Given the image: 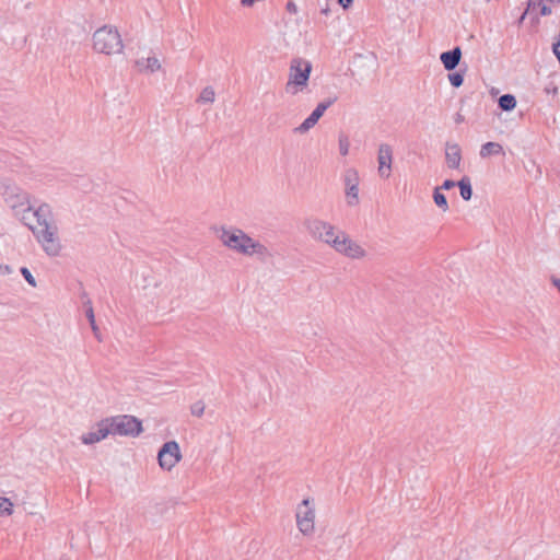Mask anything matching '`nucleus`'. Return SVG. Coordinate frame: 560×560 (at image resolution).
Returning <instances> with one entry per match:
<instances>
[{
    "mask_svg": "<svg viewBox=\"0 0 560 560\" xmlns=\"http://www.w3.org/2000/svg\"><path fill=\"white\" fill-rule=\"evenodd\" d=\"M305 225L314 240L329 245L340 255L351 259H360L366 254L365 250L357 242L351 240L346 232L337 230L329 222L313 219L306 221Z\"/></svg>",
    "mask_w": 560,
    "mask_h": 560,
    "instance_id": "1",
    "label": "nucleus"
},
{
    "mask_svg": "<svg viewBox=\"0 0 560 560\" xmlns=\"http://www.w3.org/2000/svg\"><path fill=\"white\" fill-rule=\"evenodd\" d=\"M312 72V63L303 58H293L290 62L289 79L285 83V92L295 95L302 92L308 84Z\"/></svg>",
    "mask_w": 560,
    "mask_h": 560,
    "instance_id": "2",
    "label": "nucleus"
},
{
    "mask_svg": "<svg viewBox=\"0 0 560 560\" xmlns=\"http://www.w3.org/2000/svg\"><path fill=\"white\" fill-rule=\"evenodd\" d=\"M93 48L105 55L121 52L124 45L117 28L104 25L96 30L93 34Z\"/></svg>",
    "mask_w": 560,
    "mask_h": 560,
    "instance_id": "3",
    "label": "nucleus"
},
{
    "mask_svg": "<svg viewBox=\"0 0 560 560\" xmlns=\"http://www.w3.org/2000/svg\"><path fill=\"white\" fill-rule=\"evenodd\" d=\"M215 234L224 246L243 255L248 253V246L254 240L237 228L221 226L215 229Z\"/></svg>",
    "mask_w": 560,
    "mask_h": 560,
    "instance_id": "4",
    "label": "nucleus"
},
{
    "mask_svg": "<svg viewBox=\"0 0 560 560\" xmlns=\"http://www.w3.org/2000/svg\"><path fill=\"white\" fill-rule=\"evenodd\" d=\"M105 422L113 435L135 438L143 431L142 422L138 418L129 415L106 418Z\"/></svg>",
    "mask_w": 560,
    "mask_h": 560,
    "instance_id": "5",
    "label": "nucleus"
},
{
    "mask_svg": "<svg viewBox=\"0 0 560 560\" xmlns=\"http://www.w3.org/2000/svg\"><path fill=\"white\" fill-rule=\"evenodd\" d=\"M7 201L10 203L14 215L33 233H35V210L31 205L28 196L25 192H18L10 196Z\"/></svg>",
    "mask_w": 560,
    "mask_h": 560,
    "instance_id": "6",
    "label": "nucleus"
},
{
    "mask_svg": "<svg viewBox=\"0 0 560 560\" xmlns=\"http://www.w3.org/2000/svg\"><path fill=\"white\" fill-rule=\"evenodd\" d=\"M37 243L49 257H57L61 253L62 244L59 237L58 225H48L46 229H37Z\"/></svg>",
    "mask_w": 560,
    "mask_h": 560,
    "instance_id": "7",
    "label": "nucleus"
},
{
    "mask_svg": "<svg viewBox=\"0 0 560 560\" xmlns=\"http://www.w3.org/2000/svg\"><path fill=\"white\" fill-rule=\"evenodd\" d=\"M315 510L311 505L310 499H304L296 510V525L303 535H310L314 532Z\"/></svg>",
    "mask_w": 560,
    "mask_h": 560,
    "instance_id": "8",
    "label": "nucleus"
},
{
    "mask_svg": "<svg viewBox=\"0 0 560 560\" xmlns=\"http://www.w3.org/2000/svg\"><path fill=\"white\" fill-rule=\"evenodd\" d=\"M182 458L179 445L176 441L165 442L158 453L161 468L171 470Z\"/></svg>",
    "mask_w": 560,
    "mask_h": 560,
    "instance_id": "9",
    "label": "nucleus"
},
{
    "mask_svg": "<svg viewBox=\"0 0 560 560\" xmlns=\"http://www.w3.org/2000/svg\"><path fill=\"white\" fill-rule=\"evenodd\" d=\"M337 101V97H331L326 101H323L317 104L315 109L312 112V114L299 126L294 129V132L296 133H305L307 132L312 127H314L317 121L320 119V117L324 115L326 109L330 107L335 102Z\"/></svg>",
    "mask_w": 560,
    "mask_h": 560,
    "instance_id": "10",
    "label": "nucleus"
},
{
    "mask_svg": "<svg viewBox=\"0 0 560 560\" xmlns=\"http://www.w3.org/2000/svg\"><path fill=\"white\" fill-rule=\"evenodd\" d=\"M377 162L380 176L383 178H388L390 176L393 162V150L389 144L382 143L378 147Z\"/></svg>",
    "mask_w": 560,
    "mask_h": 560,
    "instance_id": "11",
    "label": "nucleus"
},
{
    "mask_svg": "<svg viewBox=\"0 0 560 560\" xmlns=\"http://www.w3.org/2000/svg\"><path fill=\"white\" fill-rule=\"evenodd\" d=\"M445 162L448 168L458 170L462 162V149L454 142L445 143Z\"/></svg>",
    "mask_w": 560,
    "mask_h": 560,
    "instance_id": "12",
    "label": "nucleus"
},
{
    "mask_svg": "<svg viewBox=\"0 0 560 560\" xmlns=\"http://www.w3.org/2000/svg\"><path fill=\"white\" fill-rule=\"evenodd\" d=\"M109 434L110 430H108L105 419H103L97 423V427L94 431L83 434L81 436V441L83 444L90 445L104 440Z\"/></svg>",
    "mask_w": 560,
    "mask_h": 560,
    "instance_id": "13",
    "label": "nucleus"
},
{
    "mask_svg": "<svg viewBox=\"0 0 560 560\" xmlns=\"http://www.w3.org/2000/svg\"><path fill=\"white\" fill-rule=\"evenodd\" d=\"M48 225H58L55 214L47 203L37 207V229H46Z\"/></svg>",
    "mask_w": 560,
    "mask_h": 560,
    "instance_id": "14",
    "label": "nucleus"
},
{
    "mask_svg": "<svg viewBox=\"0 0 560 560\" xmlns=\"http://www.w3.org/2000/svg\"><path fill=\"white\" fill-rule=\"evenodd\" d=\"M440 59L447 71H453L459 65L462 59L460 47L456 46L451 50L442 52Z\"/></svg>",
    "mask_w": 560,
    "mask_h": 560,
    "instance_id": "15",
    "label": "nucleus"
},
{
    "mask_svg": "<svg viewBox=\"0 0 560 560\" xmlns=\"http://www.w3.org/2000/svg\"><path fill=\"white\" fill-rule=\"evenodd\" d=\"M479 154L482 159H486L491 155L504 154V151L500 143L490 141L481 145Z\"/></svg>",
    "mask_w": 560,
    "mask_h": 560,
    "instance_id": "16",
    "label": "nucleus"
},
{
    "mask_svg": "<svg viewBox=\"0 0 560 560\" xmlns=\"http://www.w3.org/2000/svg\"><path fill=\"white\" fill-rule=\"evenodd\" d=\"M246 255H257L259 256V258L265 259L266 257L270 256V252L264 244L253 240L250 245L248 246V253Z\"/></svg>",
    "mask_w": 560,
    "mask_h": 560,
    "instance_id": "17",
    "label": "nucleus"
},
{
    "mask_svg": "<svg viewBox=\"0 0 560 560\" xmlns=\"http://www.w3.org/2000/svg\"><path fill=\"white\" fill-rule=\"evenodd\" d=\"M516 98L512 94H503L498 100V105L503 112H511L516 107Z\"/></svg>",
    "mask_w": 560,
    "mask_h": 560,
    "instance_id": "18",
    "label": "nucleus"
},
{
    "mask_svg": "<svg viewBox=\"0 0 560 560\" xmlns=\"http://www.w3.org/2000/svg\"><path fill=\"white\" fill-rule=\"evenodd\" d=\"M457 186L460 191V196L465 201H468L472 197V187L470 184V179L465 176L460 180L457 182Z\"/></svg>",
    "mask_w": 560,
    "mask_h": 560,
    "instance_id": "19",
    "label": "nucleus"
},
{
    "mask_svg": "<svg viewBox=\"0 0 560 560\" xmlns=\"http://www.w3.org/2000/svg\"><path fill=\"white\" fill-rule=\"evenodd\" d=\"M434 203L443 211L446 212L450 207L445 195L441 191V188H434L433 191Z\"/></svg>",
    "mask_w": 560,
    "mask_h": 560,
    "instance_id": "20",
    "label": "nucleus"
},
{
    "mask_svg": "<svg viewBox=\"0 0 560 560\" xmlns=\"http://www.w3.org/2000/svg\"><path fill=\"white\" fill-rule=\"evenodd\" d=\"M346 200L348 206L353 207L359 203V186L346 188Z\"/></svg>",
    "mask_w": 560,
    "mask_h": 560,
    "instance_id": "21",
    "label": "nucleus"
},
{
    "mask_svg": "<svg viewBox=\"0 0 560 560\" xmlns=\"http://www.w3.org/2000/svg\"><path fill=\"white\" fill-rule=\"evenodd\" d=\"M343 182L346 188L351 186H359V175L357 171L353 168L347 170L343 175Z\"/></svg>",
    "mask_w": 560,
    "mask_h": 560,
    "instance_id": "22",
    "label": "nucleus"
},
{
    "mask_svg": "<svg viewBox=\"0 0 560 560\" xmlns=\"http://www.w3.org/2000/svg\"><path fill=\"white\" fill-rule=\"evenodd\" d=\"M84 306H86V311H85L86 318L90 322L93 332L96 334V331H98V327L95 322L94 311H93L92 302L90 299L86 298V301H84Z\"/></svg>",
    "mask_w": 560,
    "mask_h": 560,
    "instance_id": "23",
    "label": "nucleus"
},
{
    "mask_svg": "<svg viewBox=\"0 0 560 560\" xmlns=\"http://www.w3.org/2000/svg\"><path fill=\"white\" fill-rule=\"evenodd\" d=\"M215 97L214 90L211 86H206L198 98V102L202 103H213Z\"/></svg>",
    "mask_w": 560,
    "mask_h": 560,
    "instance_id": "24",
    "label": "nucleus"
},
{
    "mask_svg": "<svg viewBox=\"0 0 560 560\" xmlns=\"http://www.w3.org/2000/svg\"><path fill=\"white\" fill-rule=\"evenodd\" d=\"M13 512V504L8 498H0V515H11Z\"/></svg>",
    "mask_w": 560,
    "mask_h": 560,
    "instance_id": "25",
    "label": "nucleus"
},
{
    "mask_svg": "<svg viewBox=\"0 0 560 560\" xmlns=\"http://www.w3.org/2000/svg\"><path fill=\"white\" fill-rule=\"evenodd\" d=\"M544 4V2H540V0H528V3H527V9L526 11L523 13V15L520 18V23H522L526 16L527 13H529L530 11H534L536 10L537 8L540 9V7Z\"/></svg>",
    "mask_w": 560,
    "mask_h": 560,
    "instance_id": "26",
    "label": "nucleus"
},
{
    "mask_svg": "<svg viewBox=\"0 0 560 560\" xmlns=\"http://www.w3.org/2000/svg\"><path fill=\"white\" fill-rule=\"evenodd\" d=\"M350 142L347 136L341 135L339 137V152L341 155H347L349 153Z\"/></svg>",
    "mask_w": 560,
    "mask_h": 560,
    "instance_id": "27",
    "label": "nucleus"
},
{
    "mask_svg": "<svg viewBox=\"0 0 560 560\" xmlns=\"http://www.w3.org/2000/svg\"><path fill=\"white\" fill-rule=\"evenodd\" d=\"M448 80L454 88H459L464 82V75L460 72H453L448 74Z\"/></svg>",
    "mask_w": 560,
    "mask_h": 560,
    "instance_id": "28",
    "label": "nucleus"
},
{
    "mask_svg": "<svg viewBox=\"0 0 560 560\" xmlns=\"http://www.w3.org/2000/svg\"><path fill=\"white\" fill-rule=\"evenodd\" d=\"M161 68V63L155 57H149L145 59V69L151 72H154Z\"/></svg>",
    "mask_w": 560,
    "mask_h": 560,
    "instance_id": "29",
    "label": "nucleus"
},
{
    "mask_svg": "<svg viewBox=\"0 0 560 560\" xmlns=\"http://www.w3.org/2000/svg\"><path fill=\"white\" fill-rule=\"evenodd\" d=\"M205 404L202 401H196L191 405L190 411L196 417H201L205 412Z\"/></svg>",
    "mask_w": 560,
    "mask_h": 560,
    "instance_id": "30",
    "label": "nucleus"
},
{
    "mask_svg": "<svg viewBox=\"0 0 560 560\" xmlns=\"http://www.w3.org/2000/svg\"><path fill=\"white\" fill-rule=\"evenodd\" d=\"M21 273L23 275L24 279L32 285L35 287V277L32 275V272L26 268H21Z\"/></svg>",
    "mask_w": 560,
    "mask_h": 560,
    "instance_id": "31",
    "label": "nucleus"
},
{
    "mask_svg": "<svg viewBox=\"0 0 560 560\" xmlns=\"http://www.w3.org/2000/svg\"><path fill=\"white\" fill-rule=\"evenodd\" d=\"M455 185H457V183H455L454 180L446 179V180H444L442 186H440L439 188H441V190L442 189L448 190V189L453 188Z\"/></svg>",
    "mask_w": 560,
    "mask_h": 560,
    "instance_id": "32",
    "label": "nucleus"
},
{
    "mask_svg": "<svg viewBox=\"0 0 560 560\" xmlns=\"http://www.w3.org/2000/svg\"><path fill=\"white\" fill-rule=\"evenodd\" d=\"M551 14V8L548 3H545L540 7V15L546 16Z\"/></svg>",
    "mask_w": 560,
    "mask_h": 560,
    "instance_id": "33",
    "label": "nucleus"
},
{
    "mask_svg": "<svg viewBox=\"0 0 560 560\" xmlns=\"http://www.w3.org/2000/svg\"><path fill=\"white\" fill-rule=\"evenodd\" d=\"M285 9L290 13H296L298 12V7H296V4L293 1H288L287 5H285Z\"/></svg>",
    "mask_w": 560,
    "mask_h": 560,
    "instance_id": "34",
    "label": "nucleus"
},
{
    "mask_svg": "<svg viewBox=\"0 0 560 560\" xmlns=\"http://www.w3.org/2000/svg\"><path fill=\"white\" fill-rule=\"evenodd\" d=\"M11 272H12V269L10 266L0 264V275H7V273H11Z\"/></svg>",
    "mask_w": 560,
    "mask_h": 560,
    "instance_id": "35",
    "label": "nucleus"
},
{
    "mask_svg": "<svg viewBox=\"0 0 560 560\" xmlns=\"http://www.w3.org/2000/svg\"><path fill=\"white\" fill-rule=\"evenodd\" d=\"M337 1H338V3H339L343 9L349 8V7L352 4V2H353V0H337Z\"/></svg>",
    "mask_w": 560,
    "mask_h": 560,
    "instance_id": "36",
    "label": "nucleus"
},
{
    "mask_svg": "<svg viewBox=\"0 0 560 560\" xmlns=\"http://www.w3.org/2000/svg\"><path fill=\"white\" fill-rule=\"evenodd\" d=\"M137 66L142 69L144 68L145 69V59H141V60H137Z\"/></svg>",
    "mask_w": 560,
    "mask_h": 560,
    "instance_id": "37",
    "label": "nucleus"
},
{
    "mask_svg": "<svg viewBox=\"0 0 560 560\" xmlns=\"http://www.w3.org/2000/svg\"><path fill=\"white\" fill-rule=\"evenodd\" d=\"M540 2L558 4V3H560V0H540Z\"/></svg>",
    "mask_w": 560,
    "mask_h": 560,
    "instance_id": "38",
    "label": "nucleus"
},
{
    "mask_svg": "<svg viewBox=\"0 0 560 560\" xmlns=\"http://www.w3.org/2000/svg\"><path fill=\"white\" fill-rule=\"evenodd\" d=\"M463 120V117L460 115H457L456 121L459 122Z\"/></svg>",
    "mask_w": 560,
    "mask_h": 560,
    "instance_id": "39",
    "label": "nucleus"
},
{
    "mask_svg": "<svg viewBox=\"0 0 560 560\" xmlns=\"http://www.w3.org/2000/svg\"><path fill=\"white\" fill-rule=\"evenodd\" d=\"M94 335H95V337H96L98 340H101V338H100V330H98V331H96V334H94Z\"/></svg>",
    "mask_w": 560,
    "mask_h": 560,
    "instance_id": "40",
    "label": "nucleus"
}]
</instances>
